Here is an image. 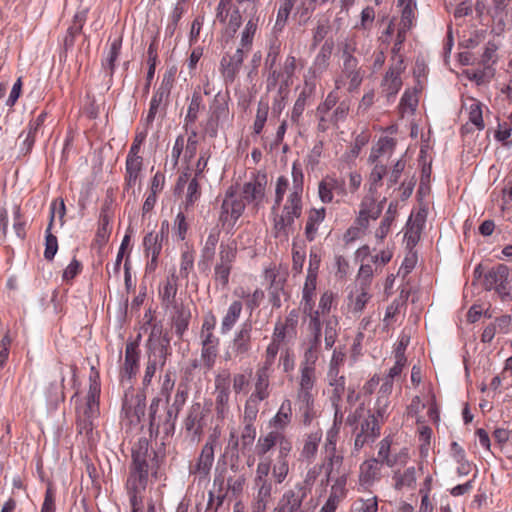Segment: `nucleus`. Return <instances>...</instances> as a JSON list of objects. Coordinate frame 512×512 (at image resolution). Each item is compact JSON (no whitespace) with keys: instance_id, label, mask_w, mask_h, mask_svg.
Wrapping results in <instances>:
<instances>
[{"instance_id":"10","label":"nucleus","mask_w":512,"mask_h":512,"mask_svg":"<svg viewBox=\"0 0 512 512\" xmlns=\"http://www.w3.org/2000/svg\"><path fill=\"white\" fill-rule=\"evenodd\" d=\"M171 354L169 348V341L159 343L150 347L148 359L143 376V386L147 387L151 384L152 379L158 367L163 368L168 356Z\"/></svg>"},{"instance_id":"56","label":"nucleus","mask_w":512,"mask_h":512,"mask_svg":"<svg viewBox=\"0 0 512 512\" xmlns=\"http://www.w3.org/2000/svg\"><path fill=\"white\" fill-rule=\"evenodd\" d=\"M232 267L233 266L225 264H215L213 280L218 289L225 290L228 288Z\"/></svg>"},{"instance_id":"14","label":"nucleus","mask_w":512,"mask_h":512,"mask_svg":"<svg viewBox=\"0 0 512 512\" xmlns=\"http://www.w3.org/2000/svg\"><path fill=\"white\" fill-rule=\"evenodd\" d=\"M298 325V313L292 310L284 320H278L275 324L272 339L280 344H286L296 338Z\"/></svg>"},{"instance_id":"2","label":"nucleus","mask_w":512,"mask_h":512,"mask_svg":"<svg viewBox=\"0 0 512 512\" xmlns=\"http://www.w3.org/2000/svg\"><path fill=\"white\" fill-rule=\"evenodd\" d=\"M163 457L150 448L149 442L141 438L132 448V463L126 481V490L132 512H143L144 492L148 485L149 474L153 478L161 476Z\"/></svg>"},{"instance_id":"39","label":"nucleus","mask_w":512,"mask_h":512,"mask_svg":"<svg viewBox=\"0 0 512 512\" xmlns=\"http://www.w3.org/2000/svg\"><path fill=\"white\" fill-rule=\"evenodd\" d=\"M47 117L46 112H41L35 119L31 120L29 123V128L27 133L25 134L23 140V148L21 149L25 153H29L35 143L36 136L43 126Z\"/></svg>"},{"instance_id":"61","label":"nucleus","mask_w":512,"mask_h":512,"mask_svg":"<svg viewBox=\"0 0 512 512\" xmlns=\"http://www.w3.org/2000/svg\"><path fill=\"white\" fill-rule=\"evenodd\" d=\"M317 285V277L312 275H307L304 283L303 291H302V306L304 305H314V295L316 291Z\"/></svg>"},{"instance_id":"63","label":"nucleus","mask_w":512,"mask_h":512,"mask_svg":"<svg viewBox=\"0 0 512 512\" xmlns=\"http://www.w3.org/2000/svg\"><path fill=\"white\" fill-rule=\"evenodd\" d=\"M315 399L312 400H298L296 404L298 405L299 412L301 414L302 423L305 426H309L312 420L315 417V409H314Z\"/></svg>"},{"instance_id":"24","label":"nucleus","mask_w":512,"mask_h":512,"mask_svg":"<svg viewBox=\"0 0 512 512\" xmlns=\"http://www.w3.org/2000/svg\"><path fill=\"white\" fill-rule=\"evenodd\" d=\"M172 81L168 77H164L162 80L161 85L159 88L155 91L153 94L151 101H150V107L148 114L145 118V125L149 126L153 123L156 114L160 111L161 105L164 101H166L170 94Z\"/></svg>"},{"instance_id":"28","label":"nucleus","mask_w":512,"mask_h":512,"mask_svg":"<svg viewBox=\"0 0 512 512\" xmlns=\"http://www.w3.org/2000/svg\"><path fill=\"white\" fill-rule=\"evenodd\" d=\"M393 380L394 378H390L386 375L378 391L374 408L377 409V416L380 418H388L389 416V397L393 390Z\"/></svg>"},{"instance_id":"25","label":"nucleus","mask_w":512,"mask_h":512,"mask_svg":"<svg viewBox=\"0 0 512 512\" xmlns=\"http://www.w3.org/2000/svg\"><path fill=\"white\" fill-rule=\"evenodd\" d=\"M316 371L300 369V377L296 391V401L315 399Z\"/></svg>"},{"instance_id":"52","label":"nucleus","mask_w":512,"mask_h":512,"mask_svg":"<svg viewBox=\"0 0 512 512\" xmlns=\"http://www.w3.org/2000/svg\"><path fill=\"white\" fill-rule=\"evenodd\" d=\"M265 277L270 281V302L272 303L273 307L278 308L281 306L280 291L283 288V282L280 279L277 280V275L273 270H266Z\"/></svg>"},{"instance_id":"17","label":"nucleus","mask_w":512,"mask_h":512,"mask_svg":"<svg viewBox=\"0 0 512 512\" xmlns=\"http://www.w3.org/2000/svg\"><path fill=\"white\" fill-rule=\"evenodd\" d=\"M205 411L201 403H193L184 419V428L193 440H200L205 426Z\"/></svg>"},{"instance_id":"41","label":"nucleus","mask_w":512,"mask_h":512,"mask_svg":"<svg viewBox=\"0 0 512 512\" xmlns=\"http://www.w3.org/2000/svg\"><path fill=\"white\" fill-rule=\"evenodd\" d=\"M55 220V205L52 206L51 216L49 220V224L46 228V236H45V250L44 257L46 260H52L58 250V240L55 235L52 234V226Z\"/></svg>"},{"instance_id":"45","label":"nucleus","mask_w":512,"mask_h":512,"mask_svg":"<svg viewBox=\"0 0 512 512\" xmlns=\"http://www.w3.org/2000/svg\"><path fill=\"white\" fill-rule=\"evenodd\" d=\"M266 400L265 398L250 394V396L246 399L244 404V412L242 415V423H255L259 409L260 403Z\"/></svg>"},{"instance_id":"35","label":"nucleus","mask_w":512,"mask_h":512,"mask_svg":"<svg viewBox=\"0 0 512 512\" xmlns=\"http://www.w3.org/2000/svg\"><path fill=\"white\" fill-rule=\"evenodd\" d=\"M425 224V214L418 212L414 220L409 221L404 235L407 247L412 249L420 240L421 231Z\"/></svg>"},{"instance_id":"44","label":"nucleus","mask_w":512,"mask_h":512,"mask_svg":"<svg viewBox=\"0 0 512 512\" xmlns=\"http://www.w3.org/2000/svg\"><path fill=\"white\" fill-rule=\"evenodd\" d=\"M259 18L248 19L244 29L241 32V38L239 42L240 48L250 52L253 45V40L258 30Z\"/></svg>"},{"instance_id":"22","label":"nucleus","mask_w":512,"mask_h":512,"mask_svg":"<svg viewBox=\"0 0 512 512\" xmlns=\"http://www.w3.org/2000/svg\"><path fill=\"white\" fill-rule=\"evenodd\" d=\"M169 222H161L160 230L156 233L150 232L143 239L144 251L147 256H159L162 250L163 241L168 239Z\"/></svg>"},{"instance_id":"38","label":"nucleus","mask_w":512,"mask_h":512,"mask_svg":"<svg viewBox=\"0 0 512 512\" xmlns=\"http://www.w3.org/2000/svg\"><path fill=\"white\" fill-rule=\"evenodd\" d=\"M142 167V157L127 156L125 167V186L127 189L133 188L136 185Z\"/></svg>"},{"instance_id":"7","label":"nucleus","mask_w":512,"mask_h":512,"mask_svg":"<svg viewBox=\"0 0 512 512\" xmlns=\"http://www.w3.org/2000/svg\"><path fill=\"white\" fill-rule=\"evenodd\" d=\"M267 186V175L257 171L251 174L249 181L243 184L241 197L246 204L258 208L264 201Z\"/></svg>"},{"instance_id":"23","label":"nucleus","mask_w":512,"mask_h":512,"mask_svg":"<svg viewBox=\"0 0 512 512\" xmlns=\"http://www.w3.org/2000/svg\"><path fill=\"white\" fill-rule=\"evenodd\" d=\"M333 49L334 42L332 40H326L323 43L308 70V74L311 75L310 79L320 76L329 68Z\"/></svg>"},{"instance_id":"42","label":"nucleus","mask_w":512,"mask_h":512,"mask_svg":"<svg viewBox=\"0 0 512 512\" xmlns=\"http://www.w3.org/2000/svg\"><path fill=\"white\" fill-rule=\"evenodd\" d=\"M194 261H195V250L189 246L185 245L181 251L180 255V263H179V277L185 280H188L190 273L194 269Z\"/></svg>"},{"instance_id":"37","label":"nucleus","mask_w":512,"mask_h":512,"mask_svg":"<svg viewBox=\"0 0 512 512\" xmlns=\"http://www.w3.org/2000/svg\"><path fill=\"white\" fill-rule=\"evenodd\" d=\"M387 418L377 416V409L361 422L359 433L375 440L380 435L381 425Z\"/></svg>"},{"instance_id":"15","label":"nucleus","mask_w":512,"mask_h":512,"mask_svg":"<svg viewBox=\"0 0 512 512\" xmlns=\"http://www.w3.org/2000/svg\"><path fill=\"white\" fill-rule=\"evenodd\" d=\"M140 350L136 341H128L125 346L124 363L120 370V380L122 383L136 376L139 371Z\"/></svg>"},{"instance_id":"58","label":"nucleus","mask_w":512,"mask_h":512,"mask_svg":"<svg viewBox=\"0 0 512 512\" xmlns=\"http://www.w3.org/2000/svg\"><path fill=\"white\" fill-rule=\"evenodd\" d=\"M260 0H237L236 11L244 16L245 20L260 18L258 14Z\"/></svg>"},{"instance_id":"33","label":"nucleus","mask_w":512,"mask_h":512,"mask_svg":"<svg viewBox=\"0 0 512 512\" xmlns=\"http://www.w3.org/2000/svg\"><path fill=\"white\" fill-rule=\"evenodd\" d=\"M394 488L396 490H409L416 486L417 474L415 467H407L404 470H397L394 472L393 477Z\"/></svg>"},{"instance_id":"21","label":"nucleus","mask_w":512,"mask_h":512,"mask_svg":"<svg viewBox=\"0 0 512 512\" xmlns=\"http://www.w3.org/2000/svg\"><path fill=\"white\" fill-rule=\"evenodd\" d=\"M335 195L342 198L346 195L344 181L334 176L324 177L318 184V196L321 202L331 203Z\"/></svg>"},{"instance_id":"46","label":"nucleus","mask_w":512,"mask_h":512,"mask_svg":"<svg viewBox=\"0 0 512 512\" xmlns=\"http://www.w3.org/2000/svg\"><path fill=\"white\" fill-rule=\"evenodd\" d=\"M329 379V386L331 387L330 391V401L332 406H337V403H341L342 397L345 393V377L343 375L337 374L336 377L327 374Z\"/></svg>"},{"instance_id":"13","label":"nucleus","mask_w":512,"mask_h":512,"mask_svg":"<svg viewBox=\"0 0 512 512\" xmlns=\"http://www.w3.org/2000/svg\"><path fill=\"white\" fill-rule=\"evenodd\" d=\"M219 484L217 493V507L221 506L226 498H238L246 484V477L244 474L229 476L227 478L226 489L223 488L224 479L215 477L214 485Z\"/></svg>"},{"instance_id":"29","label":"nucleus","mask_w":512,"mask_h":512,"mask_svg":"<svg viewBox=\"0 0 512 512\" xmlns=\"http://www.w3.org/2000/svg\"><path fill=\"white\" fill-rule=\"evenodd\" d=\"M292 403L289 399L282 401L277 413L269 420V426L272 430H278L282 433L292 421Z\"/></svg>"},{"instance_id":"27","label":"nucleus","mask_w":512,"mask_h":512,"mask_svg":"<svg viewBox=\"0 0 512 512\" xmlns=\"http://www.w3.org/2000/svg\"><path fill=\"white\" fill-rule=\"evenodd\" d=\"M308 493L300 485H294L293 488L284 492L279 503L287 510V512H301L302 503Z\"/></svg>"},{"instance_id":"54","label":"nucleus","mask_w":512,"mask_h":512,"mask_svg":"<svg viewBox=\"0 0 512 512\" xmlns=\"http://www.w3.org/2000/svg\"><path fill=\"white\" fill-rule=\"evenodd\" d=\"M396 145V141L388 136L381 137L376 143L375 147H373L369 161L375 163L379 157L386 153H391Z\"/></svg>"},{"instance_id":"8","label":"nucleus","mask_w":512,"mask_h":512,"mask_svg":"<svg viewBox=\"0 0 512 512\" xmlns=\"http://www.w3.org/2000/svg\"><path fill=\"white\" fill-rule=\"evenodd\" d=\"M220 438V431L214 430L202 447L201 453L194 466L190 467V474L205 479L209 476L214 463V450Z\"/></svg>"},{"instance_id":"64","label":"nucleus","mask_w":512,"mask_h":512,"mask_svg":"<svg viewBox=\"0 0 512 512\" xmlns=\"http://www.w3.org/2000/svg\"><path fill=\"white\" fill-rule=\"evenodd\" d=\"M202 103V97L199 93H194L188 106L187 114L184 119V126L193 124L198 117V112Z\"/></svg>"},{"instance_id":"1","label":"nucleus","mask_w":512,"mask_h":512,"mask_svg":"<svg viewBox=\"0 0 512 512\" xmlns=\"http://www.w3.org/2000/svg\"><path fill=\"white\" fill-rule=\"evenodd\" d=\"M291 176V184L285 176L277 178L272 207L273 235L284 241L294 232L295 221L303 211L304 174L297 162L292 164Z\"/></svg>"},{"instance_id":"34","label":"nucleus","mask_w":512,"mask_h":512,"mask_svg":"<svg viewBox=\"0 0 512 512\" xmlns=\"http://www.w3.org/2000/svg\"><path fill=\"white\" fill-rule=\"evenodd\" d=\"M303 313L308 316V331L309 338L320 339L322 337V328L323 321L321 320V316H324L323 313L314 309V305H304L302 306Z\"/></svg>"},{"instance_id":"30","label":"nucleus","mask_w":512,"mask_h":512,"mask_svg":"<svg viewBox=\"0 0 512 512\" xmlns=\"http://www.w3.org/2000/svg\"><path fill=\"white\" fill-rule=\"evenodd\" d=\"M314 91V83L309 82V78L305 77V86L303 90L299 93L294 106L291 111V122L295 125H299L302 114L306 108L307 100L312 95Z\"/></svg>"},{"instance_id":"47","label":"nucleus","mask_w":512,"mask_h":512,"mask_svg":"<svg viewBox=\"0 0 512 512\" xmlns=\"http://www.w3.org/2000/svg\"><path fill=\"white\" fill-rule=\"evenodd\" d=\"M325 348L331 349L335 344L339 334V321L336 316H331L323 320Z\"/></svg>"},{"instance_id":"50","label":"nucleus","mask_w":512,"mask_h":512,"mask_svg":"<svg viewBox=\"0 0 512 512\" xmlns=\"http://www.w3.org/2000/svg\"><path fill=\"white\" fill-rule=\"evenodd\" d=\"M122 47V38H116L112 41L107 56L102 61V67L106 70L110 76H112L115 69V62L120 55Z\"/></svg>"},{"instance_id":"9","label":"nucleus","mask_w":512,"mask_h":512,"mask_svg":"<svg viewBox=\"0 0 512 512\" xmlns=\"http://www.w3.org/2000/svg\"><path fill=\"white\" fill-rule=\"evenodd\" d=\"M145 396L141 393L125 394L122 412L123 422L130 428L140 424L145 415Z\"/></svg>"},{"instance_id":"19","label":"nucleus","mask_w":512,"mask_h":512,"mask_svg":"<svg viewBox=\"0 0 512 512\" xmlns=\"http://www.w3.org/2000/svg\"><path fill=\"white\" fill-rule=\"evenodd\" d=\"M322 437L323 433L322 430L319 428L309 433H306L301 441L298 461L305 462L307 464L312 463L317 457Z\"/></svg>"},{"instance_id":"32","label":"nucleus","mask_w":512,"mask_h":512,"mask_svg":"<svg viewBox=\"0 0 512 512\" xmlns=\"http://www.w3.org/2000/svg\"><path fill=\"white\" fill-rule=\"evenodd\" d=\"M220 231L212 229L206 238L205 244L201 250V259L198 263L199 268L202 266L204 270H207L210 262L213 260L215 255V249L219 241Z\"/></svg>"},{"instance_id":"36","label":"nucleus","mask_w":512,"mask_h":512,"mask_svg":"<svg viewBox=\"0 0 512 512\" xmlns=\"http://www.w3.org/2000/svg\"><path fill=\"white\" fill-rule=\"evenodd\" d=\"M307 348L303 355V360L300 364V369H308L312 371H316L315 364L319 358L320 349H321V340L308 338Z\"/></svg>"},{"instance_id":"4","label":"nucleus","mask_w":512,"mask_h":512,"mask_svg":"<svg viewBox=\"0 0 512 512\" xmlns=\"http://www.w3.org/2000/svg\"><path fill=\"white\" fill-rule=\"evenodd\" d=\"M160 402L161 399L155 397L149 407L150 434L157 436L162 432L164 435L170 436L175 431V422L178 415L177 412H174V409H167L163 415H157Z\"/></svg>"},{"instance_id":"6","label":"nucleus","mask_w":512,"mask_h":512,"mask_svg":"<svg viewBox=\"0 0 512 512\" xmlns=\"http://www.w3.org/2000/svg\"><path fill=\"white\" fill-rule=\"evenodd\" d=\"M365 71L359 66V61L342 62L340 74L335 78V89L346 88L347 92L353 94L359 91L363 82Z\"/></svg>"},{"instance_id":"51","label":"nucleus","mask_w":512,"mask_h":512,"mask_svg":"<svg viewBox=\"0 0 512 512\" xmlns=\"http://www.w3.org/2000/svg\"><path fill=\"white\" fill-rule=\"evenodd\" d=\"M176 312L173 316V325L175 333L181 338L188 329L191 313L189 309L183 306H176Z\"/></svg>"},{"instance_id":"53","label":"nucleus","mask_w":512,"mask_h":512,"mask_svg":"<svg viewBox=\"0 0 512 512\" xmlns=\"http://www.w3.org/2000/svg\"><path fill=\"white\" fill-rule=\"evenodd\" d=\"M237 257V244L235 241L222 242L219 246L218 260L216 263L233 266Z\"/></svg>"},{"instance_id":"5","label":"nucleus","mask_w":512,"mask_h":512,"mask_svg":"<svg viewBox=\"0 0 512 512\" xmlns=\"http://www.w3.org/2000/svg\"><path fill=\"white\" fill-rule=\"evenodd\" d=\"M510 269L505 264H498L492 267L484 275L483 287L486 291L494 290L501 300L511 298Z\"/></svg>"},{"instance_id":"11","label":"nucleus","mask_w":512,"mask_h":512,"mask_svg":"<svg viewBox=\"0 0 512 512\" xmlns=\"http://www.w3.org/2000/svg\"><path fill=\"white\" fill-rule=\"evenodd\" d=\"M252 322L250 320L241 324L240 328L235 332L231 342V353L227 352L225 359L229 360L232 355L237 358H243L249 354L252 348Z\"/></svg>"},{"instance_id":"43","label":"nucleus","mask_w":512,"mask_h":512,"mask_svg":"<svg viewBox=\"0 0 512 512\" xmlns=\"http://www.w3.org/2000/svg\"><path fill=\"white\" fill-rule=\"evenodd\" d=\"M217 419L224 420L230 413L231 390H214Z\"/></svg>"},{"instance_id":"55","label":"nucleus","mask_w":512,"mask_h":512,"mask_svg":"<svg viewBox=\"0 0 512 512\" xmlns=\"http://www.w3.org/2000/svg\"><path fill=\"white\" fill-rule=\"evenodd\" d=\"M380 467L381 463L376 458L364 461L360 466V478L364 482L375 480L379 475Z\"/></svg>"},{"instance_id":"16","label":"nucleus","mask_w":512,"mask_h":512,"mask_svg":"<svg viewBox=\"0 0 512 512\" xmlns=\"http://www.w3.org/2000/svg\"><path fill=\"white\" fill-rule=\"evenodd\" d=\"M248 53V51L238 47L234 53L223 55L220 61V71L226 82L232 83L235 80Z\"/></svg>"},{"instance_id":"26","label":"nucleus","mask_w":512,"mask_h":512,"mask_svg":"<svg viewBox=\"0 0 512 512\" xmlns=\"http://www.w3.org/2000/svg\"><path fill=\"white\" fill-rule=\"evenodd\" d=\"M273 373L274 368L258 364L254 376V390L251 394L265 399L269 398L270 379L273 376Z\"/></svg>"},{"instance_id":"20","label":"nucleus","mask_w":512,"mask_h":512,"mask_svg":"<svg viewBox=\"0 0 512 512\" xmlns=\"http://www.w3.org/2000/svg\"><path fill=\"white\" fill-rule=\"evenodd\" d=\"M404 70L403 60L398 59L395 63H393L389 70L386 72L381 86L382 92L385 94L387 99H391L396 96L402 86L401 73Z\"/></svg>"},{"instance_id":"3","label":"nucleus","mask_w":512,"mask_h":512,"mask_svg":"<svg viewBox=\"0 0 512 512\" xmlns=\"http://www.w3.org/2000/svg\"><path fill=\"white\" fill-rule=\"evenodd\" d=\"M277 448L276 461L273 464L272 476L276 483L281 484L289 474L288 457L293 449L292 441L278 430H271L258 437L255 453L257 457H271V451Z\"/></svg>"},{"instance_id":"40","label":"nucleus","mask_w":512,"mask_h":512,"mask_svg":"<svg viewBox=\"0 0 512 512\" xmlns=\"http://www.w3.org/2000/svg\"><path fill=\"white\" fill-rule=\"evenodd\" d=\"M243 309V305L240 301L236 300L233 301L228 309L226 314L224 315L222 321H221V333L227 334L232 330L236 322L238 321L241 312Z\"/></svg>"},{"instance_id":"59","label":"nucleus","mask_w":512,"mask_h":512,"mask_svg":"<svg viewBox=\"0 0 512 512\" xmlns=\"http://www.w3.org/2000/svg\"><path fill=\"white\" fill-rule=\"evenodd\" d=\"M339 49L341 52V60L342 62H350L358 60L354 53L357 50V40L355 36H348L339 44Z\"/></svg>"},{"instance_id":"62","label":"nucleus","mask_w":512,"mask_h":512,"mask_svg":"<svg viewBox=\"0 0 512 512\" xmlns=\"http://www.w3.org/2000/svg\"><path fill=\"white\" fill-rule=\"evenodd\" d=\"M469 121L475 125L478 130L484 128V121L482 116V105L479 101L471 99L468 105Z\"/></svg>"},{"instance_id":"60","label":"nucleus","mask_w":512,"mask_h":512,"mask_svg":"<svg viewBox=\"0 0 512 512\" xmlns=\"http://www.w3.org/2000/svg\"><path fill=\"white\" fill-rule=\"evenodd\" d=\"M268 112H269L268 102L261 99L258 102L257 112H256L255 120L253 123V132L255 134L259 135L262 132V130L265 126V123L267 121Z\"/></svg>"},{"instance_id":"57","label":"nucleus","mask_w":512,"mask_h":512,"mask_svg":"<svg viewBox=\"0 0 512 512\" xmlns=\"http://www.w3.org/2000/svg\"><path fill=\"white\" fill-rule=\"evenodd\" d=\"M398 3L403 7L400 27L409 30L415 17L416 3L413 0H398Z\"/></svg>"},{"instance_id":"12","label":"nucleus","mask_w":512,"mask_h":512,"mask_svg":"<svg viewBox=\"0 0 512 512\" xmlns=\"http://www.w3.org/2000/svg\"><path fill=\"white\" fill-rule=\"evenodd\" d=\"M246 207V202L241 196L237 197L233 187H230L226 193L221 205L219 220L222 223L232 221V225L242 216Z\"/></svg>"},{"instance_id":"18","label":"nucleus","mask_w":512,"mask_h":512,"mask_svg":"<svg viewBox=\"0 0 512 512\" xmlns=\"http://www.w3.org/2000/svg\"><path fill=\"white\" fill-rule=\"evenodd\" d=\"M326 209L324 207L311 208L307 211L304 236L307 241L313 242L323 233Z\"/></svg>"},{"instance_id":"31","label":"nucleus","mask_w":512,"mask_h":512,"mask_svg":"<svg viewBox=\"0 0 512 512\" xmlns=\"http://www.w3.org/2000/svg\"><path fill=\"white\" fill-rule=\"evenodd\" d=\"M371 299L369 289L365 286H359L348 297V308L354 314L358 315L363 312L367 303Z\"/></svg>"},{"instance_id":"49","label":"nucleus","mask_w":512,"mask_h":512,"mask_svg":"<svg viewBox=\"0 0 512 512\" xmlns=\"http://www.w3.org/2000/svg\"><path fill=\"white\" fill-rule=\"evenodd\" d=\"M282 70H278L276 67L272 69H268V75L266 79V89L267 91L274 90L279 85V93L283 91V89H287L291 84L289 79H285Z\"/></svg>"},{"instance_id":"48","label":"nucleus","mask_w":512,"mask_h":512,"mask_svg":"<svg viewBox=\"0 0 512 512\" xmlns=\"http://www.w3.org/2000/svg\"><path fill=\"white\" fill-rule=\"evenodd\" d=\"M397 213V204L391 202L388 206L386 214L382 219L380 226L375 231V237L378 241L382 242L390 231V227L395 219Z\"/></svg>"}]
</instances>
